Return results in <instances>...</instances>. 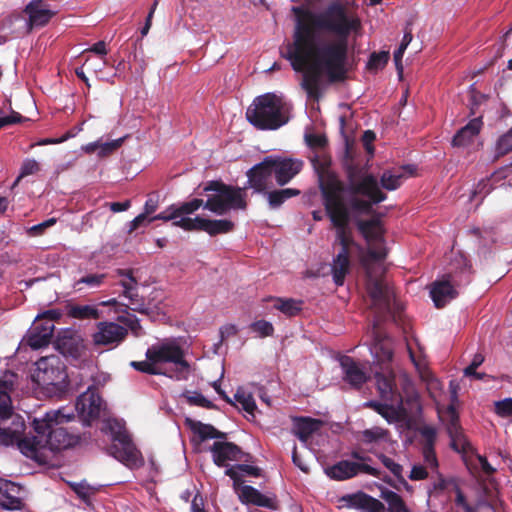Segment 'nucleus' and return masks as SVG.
Returning <instances> with one entry per match:
<instances>
[{
    "instance_id": "nucleus-40",
    "label": "nucleus",
    "mask_w": 512,
    "mask_h": 512,
    "mask_svg": "<svg viewBox=\"0 0 512 512\" xmlns=\"http://www.w3.org/2000/svg\"><path fill=\"white\" fill-rule=\"evenodd\" d=\"M301 301H296L294 299H282L277 298L275 300L274 307L281 311L283 314L291 317L298 314L301 310Z\"/></svg>"
},
{
    "instance_id": "nucleus-11",
    "label": "nucleus",
    "mask_w": 512,
    "mask_h": 512,
    "mask_svg": "<svg viewBox=\"0 0 512 512\" xmlns=\"http://www.w3.org/2000/svg\"><path fill=\"white\" fill-rule=\"evenodd\" d=\"M185 231H205L210 236L226 234L235 228L233 221L229 219H206L199 216L191 219H181L175 223Z\"/></svg>"
},
{
    "instance_id": "nucleus-13",
    "label": "nucleus",
    "mask_w": 512,
    "mask_h": 512,
    "mask_svg": "<svg viewBox=\"0 0 512 512\" xmlns=\"http://www.w3.org/2000/svg\"><path fill=\"white\" fill-rule=\"evenodd\" d=\"M125 327L109 321H102L96 325V331L92 334L93 344L96 346H117L127 336Z\"/></svg>"
},
{
    "instance_id": "nucleus-6",
    "label": "nucleus",
    "mask_w": 512,
    "mask_h": 512,
    "mask_svg": "<svg viewBox=\"0 0 512 512\" xmlns=\"http://www.w3.org/2000/svg\"><path fill=\"white\" fill-rule=\"evenodd\" d=\"M204 191L208 194L202 206L216 215L222 216L231 210L247 208L245 188L227 185L221 181H210Z\"/></svg>"
},
{
    "instance_id": "nucleus-53",
    "label": "nucleus",
    "mask_w": 512,
    "mask_h": 512,
    "mask_svg": "<svg viewBox=\"0 0 512 512\" xmlns=\"http://www.w3.org/2000/svg\"><path fill=\"white\" fill-rule=\"evenodd\" d=\"M495 413L502 417H512V398H505L494 403Z\"/></svg>"
},
{
    "instance_id": "nucleus-57",
    "label": "nucleus",
    "mask_w": 512,
    "mask_h": 512,
    "mask_svg": "<svg viewBox=\"0 0 512 512\" xmlns=\"http://www.w3.org/2000/svg\"><path fill=\"white\" fill-rule=\"evenodd\" d=\"M259 493L260 491H258L252 486H243L240 490L239 497L242 500V502L255 504L256 497L258 496Z\"/></svg>"
},
{
    "instance_id": "nucleus-29",
    "label": "nucleus",
    "mask_w": 512,
    "mask_h": 512,
    "mask_svg": "<svg viewBox=\"0 0 512 512\" xmlns=\"http://www.w3.org/2000/svg\"><path fill=\"white\" fill-rule=\"evenodd\" d=\"M489 96L483 94L475 89L471 90L470 93V114L474 116L466 125L462 128H480L483 125L482 118L484 114V109H481L482 106H487L489 102Z\"/></svg>"
},
{
    "instance_id": "nucleus-5",
    "label": "nucleus",
    "mask_w": 512,
    "mask_h": 512,
    "mask_svg": "<svg viewBox=\"0 0 512 512\" xmlns=\"http://www.w3.org/2000/svg\"><path fill=\"white\" fill-rule=\"evenodd\" d=\"M375 379L380 397L386 403L371 400L366 402L364 406L376 411L389 423L397 422L405 412L403 407L404 398L398 388L400 386L399 382H395V376L391 372L388 375L383 372H376Z\"/></svg>"
},
{
    "instance_id": "nucleus-26",
    "label": "nucleus",
    "mask_w": 512,
    "mask_h": 512,
    "mask_svg": "<svg viewBox=\"0 0 512 512\" xmlns=\"http://www.w3.org/2000/svg\"><path fill=\"white\" fill-rule=\"evenodd\" d=\"M54 324L51 321L40 322L36 320L27 334V344L32 349H40L50 343L54 332Z\"/></svg>"
},
{
    "instance_id": "nucleus-16",
    "label": "nucleus",
    "mask_w": 512,
    "mask_h": 512,
    "mask_svg": "<svg viewBox=\"0 0 512 512\" xmlns=\"http://www.w3.org/2000/svg\"><path fill=\"white\" fill-rule=\"evenodd\" d=\"M272 158V166L274 176L279 186H284L290 182L303 168V161L295 158L270 156Z\"/></svg>"
},
{
    "instance_id": "nucleus-46",
    "label": "nucleus",
    "mask_w": 512,
    "mask_h": 512,
    "mask_svg": "<svg viewBox=\"0 0 512 512\" xmlns=\"http://www.w3.org/2000/svg\"><path fill=\"white\" fill-rule=\"evenodd\" d=\"M33 120L30 117L23 116L19 112L11 111L8 115L0 116V128L9 125H26Z\"/></svg>"
},
{
    "instance_id": "nucleus-12",
    "label": "nucleus",
    "mask_w": 512,
    "mask_h": 512,
    "mask_svg": "<svg viewBox=\"0 0 512 512\" xmlns=\"http://www.w3.org/2000/svg\"><path fill=\"white\" fill-rule=\"evenodd\" d=\"M66 378L59 359L52 357L41 358L36 362V370L33 374V380L41 386H55L63 382Z\"/></svg>"
},
{
    "instance_id": "nucleus-18",
    "label": "nucleus",
    "mask_w": 512,
    "mask_h": 512,
    "mask_svg": "<svg viewBox=\"0 0 512 512\" xmlns=\"http://www.w3.org/2000/svg\"><path fill=\"white\" fill-rule=\"evenodd\" d=\"M460 282L455 274H448L442 280L433 283L430 295L437 308L444 307L447 302L456 297L455 286Z\"/></svg>"
},
{
    "instance_id": "nucleus-25",
    "label": "nucleus",
    "mask_w": 512,
    "mask_h": 512,
    "mask_svg": "<svg viewBox=\"0 0 512 512\" xmlns=\"http://www.w3.org/2000/svg\"><path fill=\"white\" fill-rule=\"evenodd\" d=\"M24 13L28 15L29 30L47 25L56 14L48 9L42 0L30 1L24 8Z\"/></svg>"
},
{
    "instance_id": "nucleus-60",
    "label": "nucleus",
    "mask_w": 512,
    "mask_h": 512,
    "mask_svg": "<svg viewBox=\"0 0 512 512\" xmlns=\"http://www.w3.org/2000/svg\"><path fill=\"white\" fill-rule=\"evenodd\" d=\"M254 505L266 507V508H269L272 510H276L278 508V504H277L275 498L266 496V495L262 494L261 492L256 497V502Z\"/></svg>"
},
{
    "instance_id": "nucleus-33",
    "label": "nucleus",
    "mask_w": 512,
    "mask_h": 512,
    "mask_svg": "<svg viewBox=\"0 0 512 512\" xmlns=\"http://www.w3.org/2000/svg\"><path fill=\"white\" fill-rule=\"evenodd\" d=\"M421 433L426 438V443L423 447V456L426 467L437 469L438 461L433 448V442L436 436L435 430L430 427H425Z\"/></svg>"
},
{
    "instance_id": "nucleus-31",
    "label": "nucleus",
    "mask_w": 512,
    "mask_h": 512,
    "mask_svg": "<svg viewBox=\"0 0 512 512\" xmlns=\"http://www.w3.org/2000/svg\"><path fill=\"white\" fill-rule=\"evenodd\" d=\"M415 167L408 165L398 169L386 170L381 176V186L389 191L395 190L402 184L403 180L414 175Z\"/></svg>"
},
{
    "instance_id": "nucleus-27",
    "label": "nucleus",
    "mask_w": 512,
    "mask_h": 512,
    "mask_svg": "<svg viewBox=\"0 0 512 512\" xmlns=\"http://www.w3.org/2000/svg\"><path fill=\"white\" fill-rule=\"evenodd\" d=\"M15 374L6 373L0 378V420H9L16 416L12 411L11 392L14 389Z\"/></svg>"
},
{
    "instance_id": "nucleus-59",
    "label": "nucleus",
    "mask_w": 512,
    "mask_h": 512,
    "mask_svg": "<svg viewBox=\"0 0 512 512\" xmlns=\"http://www.w3.org/2000/svg\"><path fill=\"white\" fill-rule=\"evenodd\" d=\"M118 320L120 322L125 323L127 326H129V328L132 330V332L136 336H139L142 334V327L139 323V320L137 318H135L134 316L129 315L127 317H119Z\"/></svg>"
},
{
    "instance_id": "nucleus-63",
    "label": "nucleus",
    "mask_w": 512,
    "mask_h": 512,
    "mask_svg": "<svg viewBox=\"0 0 512 512\" xmlns=\"http://www.w3.org/2000/svg\"><path fill=\"white\" fill-rule=\"evenodd\" d=\"M374 139L375 134L372 130H366L362 136L363 145L370 155H373L374 153V147L372 146V142L374 141Z\"/></svg>"
},
{
    "instance_id": "nucleus-62",
    "label": "nucleus",
    "mask_w": 512,
    "mask_h": 512,
    "mask_svg": "<svg viewBox=\"0 0 512 512\" xmlns=\"http://www.w3.org/2000/svg\"><path fill=\"white\" fill-rule=\"evenodd\" d=\"M428 476L427 467L421 465H414L411 469L409 478L411 480H423Z\"/></svg>"
},
{
    "instance_id": "nucleus-35",
    "label": "nucleus",
    "mask_w": 512,
    "mask_h": 512,
    "mask_svg": "<svg viewBox=\"0 0 512 512\" xmlns=\"http://www.w3.org/2000/svg\"><path fill=\"white\" fill-rule=\"evenodd\" d=\"M298 195H300V190L295 188H285L266 193L268 203L273 209L280 207L286 200Z\"/></svg>"
},
{
    "instance_id": "nucleus-54",
    "label": "nucleus",
    "mask_w": 512,
    "mask_h": 512,
    "mask_svg": "<svg viewBox=\"0 0 512 512\" xmlns=\"http://www.w3.org/2000/svg\"><path fill=\"white\" fill-rule=\"evenodd\" d=\"M496 151L498 155H505L512 151V130L507 131L499 138Z\"/></svg>"
},
{
    "instance_id": "nucleus-22",
    "label": "nucleus",
    "mask_w": 512,
    "mask_h": 512,
    "mask_svg": "<svg viewBox=\"0 0 512 512\" xmlns=\"http://www.w3.org/2000/svg\"><path fill=\"white\" fill-rule=\"evenodd\" d=\"M340 366L343 372V380L355 389L361 388L369 379L364 367L352 357L343 356L340 359Z\"/></svg>"
},
{
    "instance_id": "nucleus-42",
    "label": "nucleus",
    "mask_w": 512,
    "mask_h": 512,
    "mask_svg": "<svg viewBox=\"0 0 512 512\" xmlns=\"http://www.w3.org/2000/svg\"><path fill=\"white\" fill-rule=\"evenodd\" d=\"M388 430L375 426L361 432V441L366 444L376 443L387 438Z\"/></svg>"
},
{
    "instance_id": "nucleus-56",
    "label": "nucleus",
    "mask_w": 512,
    "mask_h": 512,
    "mask_svg": "<svg viewBox=\"0 0 512 512\" xmlns=\"http://www.w3.org/2000/svg\"><path fill=\"white\" fill-rule=\"evenodd\" d=\"M380 461L383 463V465L395 476L400 477L402 474V466L398 463H396L393 459L387 457L384 454H380L379 456Z\"/></svg>"
},
{
    "instance_id": "nucleus-51",
    "label": "nucleus",
    "mask_w": 512,
    "mask_h": 512,
    "mask_svg": "<svg viewBox=\"0 0 512 512\" xmlns=\"http://www.w3.org/2000/svg\"><path fill=\"white\" fill-rule=\"evenodd\" d=\"M73 491L85 502H88L92 496L96 494L97 489L87 484L80 482L72 485Z\"/></svg>"
},
{
    "instance_id": "nucleus-39",
    "label": "nucleus",
    "mask_w": 512,
    "mask_h": 512,
    "mask_svg": "<svg viewBox=\"0 0 512 512\" xmlns=\"http://www.w3.org/2000/svg\"><path fill=\"white\" fill-rule=\"evenodd\" d=\"M235 401L241 405L242 409L250 416H255V411L257 409L255 400L253 398L252 393L246 391L243 388H238L234 395Z\"/></svg>"
},
{
    "instance_id": "nucleus-14",
    "label": "nucleus",
    "mask_w": 512,
    "mask_h": 512,
    "mask_svg": "<svg viewBox=\"0 0 512 512\" xmlns=\"http://www.w3.org/2000/svg\"><path fill=\"white\" fill-rule=\"evenodd\" d=\"M110 453L125 465H135L139 460V451L126 431H119L113 436Z\"/></svg>"
},
{
    "instance_id": "nucleus-30",
    "label": "nucleus",
    "mask_w": 512,
    "mask_h": 512,
    "mask_svg": "<svg viewBox=\"0 0 512 512\" xmlns=\"http://www.w3.org/2000/svg\"><path fill=\"white\" fill-rule=\"evenodd\" d=\"M19 488L12 482L0 479V507L6 510H19L22 499L17 496Z\"/></svg>"
},
{
    "instance_id": "nucleus-15",
    "label": "nucleus",
    "mask_w": 512,
    "mask_h": 512,
    "mask_svg": "<svg viewBox=\"0 0 512 512\" xmlns=\"http://www.w3.org/2000/svg\"><path fill=\"white\" fill-rule=\"evenodd\" d=\"M327 475L335 480H346L359 473L371 476H379L378 469L370 466L368 463H356L349 460H342L326 470Z\"/></svg>"
},
{
    "instance_id": "nucleus-52",
    "label": "nucleus",
    "mask_w": 512,
    "mask_h": 512,
    "mask_svg": "<svg viewBox=\"0 0 512 512\" xmlns=\"http://www.w3.org/2000/svg\"><path fill=\"white\" fill-rule=\"evenodd\" d=\"M189 404L196 405L204 408H213V404L211 401L206 399L201 393L198 392H185L183 394Z\"/></svg>"
},
{
    "instance_id": "nucleus-43",
    "label": "nucleus",
    "mask_w": 512,
    "mask_h": 512,
    "mask_svg": "<svg viewBox=\"0 0 512 512\" xmlns=\"http://www.w3.org/2000/svg\"><path fill=\"white\" fill-rule=\"evenodd\" d=\"M125 138H126V136L120 137V138L115 139L110 142L93 143L88 146V150L94 151L95 149H99L100 156H107V155L111 154L112 152H114L115 150H117L122 145Z\"/></svg>"
},
{
    "instance_id": "nucleus-32",
    "label": "nucleus",
    "mask_w": 512,
    "mask_h": 512,
    "mask_svg": "<svg viewBox=\"0 0 512 512\" xmlns=\"http://www.w3.org/2000/svg\"><path fill=\"white\" fill-rule=\"evenodd\" d=\"M187 426L191 431L196 434L201 441L206 439H224L226 434L218 431L215 427L210 424H203L200 421H195L190 418L186 419Z\"/></svg>"
},
{
    "instance_id": "nucleus-50",
    "label": "nucleus",
    "mask_w": 512,
    "mask_h": 512,
    "mask_svg": "<svg viewBox=\"0 0 512 512\" xmlns=\"http://www.w3.org/2000/svg\"><path fill=\"white\" fill-rule=\"evenodd\" d=\"M39 171H40V164L36 160L26 159L21 166V171H20L19 176L14 181L12 187H15L16 185H18V183L20 182V180L23 177H26L29 175H34V174L38 173Z\"/></svg>"
},
{
    "instance_id": "nucleus-28",
    "label": "nucleus",
    "mask_w": 512,
    "mask_h": 512,
    "mask_svg": "<svg viewBox=\"0 0 512 512\" xmlns=\"http://www.w3.org/2000/svg\"><path fill=\"white\" fill-rule=\"evenodd\" d=\"M349 507L362 512H385V505L372 496L359 492L343 498Z\"/></svg>"
},
{
    "instance_id": "nucleus-20",
    "label": "nucleus",
    "mask_w": 512,
    "mask_h": 512,
    "mask_svg": "<svg viewBox=\"0 0 512 512\" xmlns=\"http://www.w3.org/2000/svg\"><path fill=\"white\" fill-rule=\"evenodd\" d=\"M272 163V158L267 156L262 162L254 165L247 171L246 176L249 187L258 193L264 192L267 189L268 182L274 174Z\"/></svg>"
},
{
    "instance_id": "nucleus-36",
    "label": "nucleus",
    "mask_w": 512,
    "mask_h": 512,
    "mask_svg": "<svg viewBox=\"0 0 512 512\" xmlns=\"http://www.w3.org/2000/svg\"><path fill=\"white\" fill-rule=\"evenodd\" d=\"M67 313L70 317L79 320H96L100 318V311L95 305H71L69 306Z\"/></svg>"
},
{
    "instance_id": "nucleus-55",
    "label": "nucleus",
    "mask_w": 512,
    "mask_h": 512,
    "mask_svg": "<svg viewBox=\"0 0 512 512\" xmlns=\"http://www.w3.org/2000/svg\"><path fill=\"white\" fill-rule=\"evenodd\" d=\"M251 329L258 333L261 337L271 336L274 328L270 322L260 320L251 325Z\"/></svg>"
},
{
    "instance_id": "nucleus-9",
    "label": "nucleus",
    "mask_w": 512,
    "mask_h": 512,
    "mask_svg": "<svg viewBox=\"0 0 512 512\" xmlns=\"http://www.w3.org/2000/svg\"><path fill=\"white\" fill-rule=\"evenodd\" d=\"M357 227L367 241V252L361 255L364 267L380 263L386 257V248L383 241V227L379 219L358 220Z\"/></svg>"
},
{
    "instance_id": "nucleus-21",
    "label": "nucleus",
    "mask_w": 512,
    "mask_h": 512,
    "mask_svg": "<svg viewBox=\"0 0 512 512\" xmlns=\"http://www.w3.org/2000/svg\"><path fill=\"white\" fill-rule=\"evenodd\" d=\"M25 422L20 415L12 416L9 420H0V445L9 446L19 442L24 438Z\"/></svg>"
},
{
    "instance_id": "nucleus-41",
    "label": "nucleus",
    "mask_w": 512,
    "mask_h": 512,
    "mask_svg": "<svg viewBox=\"0 0 512 512\" xmlns=\"http://www.w3.org/2000/svg\"><path fill=\"white\" fill-rule=\"evenodd\" d=\"M105 279L106 274H88L75 281L73 287L76 291H81L83 285H86L88 288H97L104 283Z\"/></svg>"
},
{
    "instance_id": "nucleus-24",
    "label": "nucleus",
    "mask_w": 512,
    "mask_h": 512,
    "mask_svg": "<svg viewBox=\"0 0 512 512\" xmlns=\"http://www.w3.org/2000/svg\"><path fill=\"white\" fill-rule=\"evenodd\" d=\"M210 451L217 466H226L229 461H240L244 453L232 442L216 441Z\"/></svg>"
},
{
    "instance_id": "nucleus-61",
    "label": "nucleus",
    "mask_w": 512,
    "mask_h": 512,
    "mask_svg": "<svg viewBox=\"0 0 512 512\" xmlns=\"http://www.w3.org/2000/svg\"><path fill=\"white\" fill-rule=\"evenodd\" d=\"M56 223L55 218H50L42 223H39L37 225H34L29 228L28 233L32 236H38L44 233V231L53 226Z\"/></svg>"
},
{
    "instance_id": "nucleus-23",
    "label": "nucleus",
    "mask_w": 512,
    "mask_h": 512,
    "mask_svg": "<svg viewBox=\"0 0 512 512\" xmlns=\"http://www.w3.org/2000/svg\"><path fill=\"white\" fill-rule=\"evenodd\" d=\"M102 399L95 391H87L81 394L76 402V410L84 421L90 422L100 416Z\"/></svg>"
},
{
    "instance_id": "nucleus-64",
    "label": "nucleus",
    "mask_w": 512,
    "mask_h": 512,
    "mask_svg": "<svg viewBox=\"0 0 512 512\" xmlns=\"http://www.w3.org/2000/svg\"><path fill=\"white\" fill-rule=\"evenodd\" d=\"M60 317H61V312L59 310L52 309V310L45 311L43 314L39 315L36 318V320H38L40 322L51 321V323H53L54 320H57Z\"/></svg>"
},
{
    "instance_id": "nucleus-1",
    "label": "nucleus",
    "mask_w": 512,
    "mask_h": 512,
    "mask_svg": "<svg viewBox=\"0 0 512 512\" xmlns=\"http://www.w3.org/2000/svg\"><path fill=\"white\" fill-rule=\"evenodd\" d=\"M295 28L281 56L293 70L304 72L302 87L309 98L319 100L321 78L343 82L347 76L348 44L351 32L360 28V20L350 15L340 1H332L320 12L293 7Z\"/></svg>"
},
{
    "instance_id": "nucleus-8",
    "label": "nucleus",
    "mask_w": 512,
    "mask_h": 512,
    "mask_svg": "<svg viewBox=\"0 0 512 512\" xmlns=\"http://www.w3.org/2000/svg\"><path fill=\"white\" fill-rule=\"evenodd\" d=\"M364 268L367 273L366 292L370 308L374 310L378 322L390 312L394 291L382 276L381 263L370 264Z\"/></svg>"
},
{
    "instance_id": "nucleus-49",
    "label": "nucleus",
    "mask_w": 512,
    "mask_h": 512,
    "mask_svg": "<svg viewBox=\"0 0 512 512\" xmlns=\"http://www.w3.org/2000/svg\"><path fill=\"white\" fill-rule=\"evenodd\" d=\"M389 60V52L381 51V52H373L368 60L367 68L372 71H377L385 67Z\"/></svg>"
},
{
    "instance_id": "nucleus-17",
    "label": "nucleus",
    "mask_w": 512,
    "mask_h": 512,
    "mask_svg": "<svg viewBox=\"0 0 512 512\" xmlns=\"http://www.w3.org/2000/svg\"><path fill=\"white\" fill-rule=\"evenodd\" d=\"M203 205V200L194 198L191 201L181 203L180 205H171L165 211L148 219V223L154 220L173 221V226L178 227L175 223L181 219H191L189 215L193 214Z\"/></svg>"
},
{
    "instance_id": "nucleus-7",
    "label": "nucleus",
    "mask_w": 512,
    "mask_h": 512,
    "mask_svg": "<svg viewBox=\"0 0 512 512\" xmlns=\"http://www.w3.org/2000/svg\"><path fill=\"white\" fill-rule=\"evenodd\" d=\"M147 359L154 360L156 366L173 364V368L166 372V376L176 380H186L190 374L191 366L185 360V353L175 339H165L150 346L146 351Z\"/></svg>"
},
{
    "instance_id": "nucleus-2",
    "label": "nucleus",
    "mask_w": 512,
    "mask_h": 512,
    "mask_svg": "<svg viewBox=\"0 0 512 512\" xmlns=\"http://www.w3.org/2000/svg\"><path fill=\"white\" fill-rule=\"evenodd\" d=\"M320 189L325 211L336 230V242L341 245L332 264V276L337 286H342L350 270L349 253L355 244L349 227L350 210L357 214H369L373 204L386 199L375 176L366 174L350 185L349 197L346 196L341 182L332 175H320Z\"/></svg>"
},
{
    "instance_id": "nucleus-44",
    "label": "nucleus",
    "mask_w": 512,
    "mask_h": 512,
    "mask_svg": "<svg viewBox=\"0 0 512 512\" xmlns=\"http://www.w3.org/2000/svg\"><path fill=\"white\" fill-rule=\"evenodd\" d=\"M304 139L306 144L313 150H322L328 143L326 135L315 130L306 133Z\"/></svg>"
},
{
    "instance_id": "nucleus-48",
    "label": "nucleus",
    "mask_w": 512,
    "mask_h": 512,
    "mask_svg": "<svg viewBox=\"0 0 512 512\" xmlns=\"http://www.w3.org/2000/svg\"><path fill=\"white\" fill-rule=\"evenodd\" d=\"M478 132L479 130H458L452 139V145L455 147H465L473 141Z\"/></svg>"
},
{
    "instance_id": "nucleus-58",
    "label": "nucleus",
    "mask_w": 512,
    "mask_h": 512,
    "mask_svg": "<svg viewBox=\"0 0 512 512\" xmlns=\"http://www.w3.org/2000/svg\"><path fill=\"white\" fill-rule=\"evenodd\" d=\"M259 493L260 491H258L252 486H243L240 490L239 497L242 500V502L255 504L256 497L258 496Z\"/></svg>"
},
{
    "instance_id": "nucleus-45",
    "label": "nucleus",
    "mask_w": 512,
    "mask_h": 512,
    "mask_svg": "<svg viewBox=\"0 0 512 512\" xmlns=\"http://www.w3.org/2000/svg\"><path fill=\"white\" fill-rule=\"evenodd\" d=\"M131 366L137 371L150 375L166 374V372L162 370V367L156 366L154 360L147 358L144 361H132Z\"/></svg>"
},
{
    "instance_id": "nucleus-38",
    "label": "nucleus",
    "mask_w": 512,
    "mask_h": 512,
    "mask_svg": "<svg viewBox=\"0 0 512 512\" xmlns=\"http://www.w3.org/2000/svg\"><path fill=\"white\" fill-rule=\"evenodd\" d=\"M239 472L246 473L250 476L257 477L260 475V469L255 466L240 464L236 466H231L226 469L225 474L229 476L233 481L234 485H240L243 481L241 479V475Z\"/></svg>"
},
{
    "instance_id": "nucleus-3",
    "label": "nucleus",
    "mask_w": 512,
    "mask_h": 512,
    "mask_svg": "<svg viewBox=\"0 0 512 512\" xmlns=\"http://www.w3.org/2000/svg\"><path fill=\"white\" fill-rule=\"evenodd\" d=\"M71 418L61 410L47 412L43 418H35L32 424L36 435L24 437L19 442V450L39 464H50L59 452L79 443L77 435L68 433L60 426Z\"/></svg>"
},
{
    "instance_id": "nucleus-10",
    "label": "nucleus",
    "mask_w": 512,
    "mask_h": 512,
    "mask_svg": "<svg viewBox=\"0 0 512 512\" xmlns=\"http://www.w3.org/2000/svg\"><path fill=\"white\" fill-rule=\"evenodd\" d=\"M372 354L375 358V364L379 366L380 370L376 372H383L388 375L391 372L395 376V382H399L402 392H404L408 399L411 400L414 397V388L412 381L406 373L396 374L391 368V360L393 357L392 343L389 339H379L375 337V342L371 348Z\"/></svg>"
},
{
    "instance_id": "nucleus-4",
    "label": "nucleus",
    "mask_w": 512,
    "mask_h": 512,
    "mask_svg": "<svg viewBox=\"0 0 512 512\" xmlns=\"http://www.w3.org/2000/svg\"><path fill=\"white\" fill-rule=\"evenodd\" d=\"M292 106L274 93L254 98L246 110L248 122L255 128H281L292 117Z\"/></svg>"
},
{
    "instance_id": "nucleus-47",
    "label": "nucleus",
    "mask_w": 512,
    "mask_h": 512,
    "mask_svg": "<svg viewBox=\"0 0 512 512\" xmlns=\"http://www.w3.org/2000/svg\"><path fill=\"white\" fill-rule=\"evenodd\" d=\"M412 38H413V36H412L411 32H405L399 48L394 51V62H395V66H396V69H397L399 75H401L403 72V66H402L403 54H404L407 46L412 41Z\"/></svg>"
},
{
    "instance_id": "nucleus-34",
    "label": "nucleus",
    "mask_w": 512,
    "mask_h": 512,
    "mask_svg": "<svg viewBox=\"0 0 512 512\" xmlns=\"http://www.w3.org/2000/svg\"><path fill=\"white\" fill-rule=\"evenodd\" d=\"M320 425V420L299 418L295 423V434L302 442H306L309 437L319 429Z\"/></svg>"
},
{
    "instance_id": "nucleus-37",
    "label": "nucleus",
    "mask_w": 512,
    "mask_h": 512,
    "mask_svg": "<svg viewBox=\"0 0 512 512\" xmlns=\"http://www.w3.org/2000/svg\"><path fill=\"white\" fill-rule=\"evenodd\" d=\"M381 497L387 502V512H412L402 497L392 490L382 491Z\"/></svg>"
},
{
    "instance_id": "nucleus-19",
    "label": "nucleus",
    "mask_w": 512,
    "mask_h": 512,
    "mask_svg": "<svg viewBox=\"0 0 512 512\" xmlns=\"http://www.w3.org/2000/svg\"><path fill=\"white\" fill-rule=\"evenodd\" d=\"M117 275L123 277L120 285L123 287V296L129 300V306L133 311L140 313L146 312L145 301L138 295L137 286L138 281L133 276L132 270L118 269Z\"/></svg>"
}]
</instances>
